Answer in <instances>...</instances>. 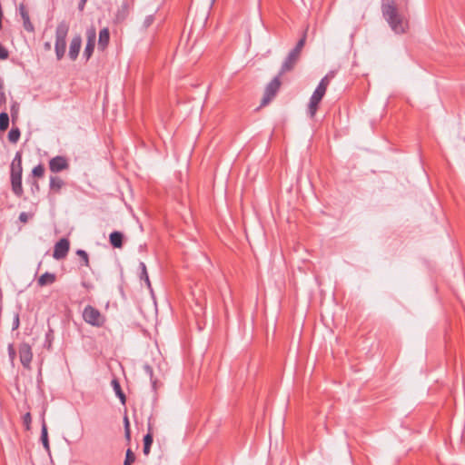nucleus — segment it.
<instances>
[{"instance_id":"nucleus-1","label":"nucleus","mask_w":465,"mask_h":465,"mask_svg":"<svg viewBox=\"0 0 465 465\" xmlns=\"http://www.w3.org/2000/svg\"><path fill=\"white\" fill-rule=\"evenodd\" d=\"M408 2L409 0H401L398 7L394 0H381L382 16L397 35L406 33L409 28Z\"/></svg>"},{"instance_id":"nucleus-2","label":"nucleus","mask_w":465,"mask_h":465,"mask_svg":"<svg viewBox=\"0 0 465 465\" xmlns=\"http://www.w3.org/2000/svg\"><path fill=\"white\" fill-rule=\"evenodd\" d=\"M22 154L20 152H17L10 165V179L12 191L17 197H22L24 194V190L22 186Z\"/></svg>"},{"instance_id":"nucleus-3","label":"nucleus","mask_w":465,"mask_h":465,"mask_svg":"<svg viewBox=\"0 0 465 465\" xmlns=\"http://www.w3.org/2000/svg\"><path fill=\"white\" fill-rule=\"evenodd\" d=\"M69 32V25L65 20L61 21L55 30L54 51L57 60H61L66 50V36Z\"/></svg>"},{"instance_id":"nucleus-4","label":"nucleus","mask_w":465,"mask_h":465,"mask_svg":"<svg viewBox=\"0 0 465 465\" xmlns=\"http://www.w3.org/2000/svg\"><path fill=\"white\" fill-rule=\"evenodd\" d=\"M306 41V35H304L296 44L294 48H292L285 60L283 61L281 69H280V74H284L287 72L292 71L300 56V54L302 52V49L303 48Z\"/></svg>"},{"instance_id":"nucleus-5","label":"nucleus","mask_w":465,"mask_h":465,"mask_svg":"<svg viewBox=\"0 0 465 465\" xmlns=\"http://www.w3.org/2000/svg\"><path fill=\"white\" fill-rule=\"evenodd\" d=\"M84 321L94 327H102L105 319L98 309L92 305H86L83 311Z\"/></svg>"},{"instance_id":"nucleus-6","label":"nucleus","mask_w":465,"mask_h":465,"mask_svg":"<svg viewBox=\"0 0 465 465\" xmlns=\"http://www.w3.org/2000/svg\"><path fill=\"white\" fill-rule=\"evenodd\" d=\"M280 72L278 74L266 85L264 89L263 97L261 102V106L267 105L277 94L280 90L282 82Z\"/></svg>"},{"instance_id":"nucleus-7","label":"nucleus","mask_w":465,"mask_h":465,"mask_svg":"<svg viewBox=\"0 0 465 465\" xmlns=\"http://www.w3.org/2000/svg\"><path fill=\"white\" fill-rule=\"evenodd\" d=\"M326 91L322 89V87H316L314 92L312 93L309 105H308V114L312 118L315 116L316 112L318 110L319 104L322 100L325 95Z\"/></svg>"},{"instance_id":"nucleus-8","label":"nucleus","mask_w":465,"mask_h":465,"mask_svg":"<svg viewBox=\"0 0 465 465\" xmlns=\"http://www.w3.org/2000/svg\"><path fill=\"white\" fill-rule=\"evenodd\" d=\"M70 164L65 156L56 155L49 160V170L54 173L68 170Z\"/></svg>"},{"instance_id":"nucleus-9","label":"nucleus","mask_w":465,"mask_h":465,"mask_svg":"<svg viewBox=\"0 0 465 465\" xmlns=\"http://www.w3.org/2000/svg\"><path fill=\"white\" fill-rule=\"evenodd\" d=\"M69 249V240L66 238H62L54 244L53 257L55 260H62L67 256Z\"/></svg>"},{"instance_id":"nucleus-10","label":"nucleus","mask_w":465,"mask_h":465,"mask_svg":"<svg viewBox=\"0 0 465 465\" xmlns=\"http://www.w3.org/2000/svg\"><path fill=\"white\" fill-rule=\"evenodd\" d=\"M95 38H96V32L94 28H91L87 30V43L85 45V48L84 50V57L86 60H89L92 56L94 46H95Z\"/></svg>"},{"instance_id":"nucleus-11","label":"nucleus","mask_w":465,"mask_h":465,"mask_svg":"<svg viewBox=\"0 0 465 465\" xmlns=\"http://www.w3.org/2000/svg\"><path fill=\"white\" fill-rule=\"evenodd\" d=\"M19 357L22 365L25 368L30 366L33 358L31 346L27 343H22L19 346Z\"/></svg>"},{"instance_id":"nucleus-12","label":"nucleus","mask_w":465,"mask_h":465,"mask_svg":"<svg viewBox=\"0 0 465 465\" xmlns=\"http://www.w3.org/2000/svg\"><path fill=\"white\" fill-rule=\"evenodd\" d=\"M82 45V37L80 35H75L71 40L69 46V57L72 61H75L79 55Z\"/></svg>"},{"instance_id":"nucleus-13","label":"nucleus","mask_w":465,"mask_h":465,"mask_svg":"<svg viewBox=\"0 0 465 465\" xmlns=\"http://www.w3.org/2000/svg\"><path fill=\"white\" fill-rule=\"evenodd\" d=\"M65 185L64 181L59 176H50L49 189L50 193L59 194L61 189Z\"/></svg>"},{"instance_id":"nucleus-14","label":"nucleus","mask_w":465,"mask_h":465,"mask_svg":"<svg viewBox=\"0 0 465 465\" xmlns=\"http://www.w3.org/2000/svg\"><path fill=\"white\" fill-rule=\"evenodd\" d=\"M19 14L23 19V25H24L25 30H26L27 32H30V33L34 32L35 27L30 21V16H29L28 11L26 10L25 6L23 4L20 5V6H19Z\"/></svg>"},{"instance_id":"nucleus-15","label":"nucleus","mask_w":465,"mask_h":465,"mask_svg":"<svg viewBox=\"0 0 465 465\" xmlns=\"http://www.w3.org/2000/svg\"><path fill=\"white\" fill-rule=\"evenodd\" d=\"M109 242L114 248L120 249L124 245V234L119 231H114L109 235Z\"/></svg>"},{"instance_id":"nucleus-16","label":"nucleus","mask_w":465,"mask_h":465,"mask_svg":"<svg viewBox=\"0 0 465 465\" xmlns=\"http://www.w3.org/2000/svg\"><path fill=\"white\" fill-rule=\"evenodd\" d=\"M109 41L110 32L107 27H104L99 32L98 48L102 51L104 50L107 47Z\"/></svg>"},{"instance_id":"nucleus-17","label":"nucleus","mask_w":465,"mask_h":465,"mask_svg":"<svg viewBox=\"0 0 465 465\" xmlns=\"http://www.w3.org/2000/svg\"><path fill=\"white\" fill-rule=\"evenodd\" d=\"M130 12V4L128 1H123L121 5L119 6L115 18L118 22H122L128 16Z\"/></svg>"},{"instance_id":"nucleus-18","label":"nucleus","mask_w":465,"mask_h":465,"mask_svg":"<svg viewBox=\"0 0 465 465\" xmlns=\"http://www.w3.org/2000/svg\"><path fill=\"white\" fill-rule=\"evenodd\" d=\"M40 440L42 441V444H43L44 449L45 450V451L47 453H50L51 450H50V443H49V439H48L47 425H46L45 420L44 418H43V420H42Z\"/></svg>"},{"instance_id":"nucleus-19","label":"nucleus","mask_w":465,"mask_h":465,"mask_svg":"<svg viewBox=\"0 0 465 465\" xmlns=\"http://www.w3.org/2000/svg\"><path fill=\"white\" fill-rule=\"evenodd\" d=\"M55 281H56L55 274L46 272L38 278L37 284L39 286L43 287L45 285L53 284Z\"/></svg>"},{"instance_id":"nucleus-20","label":"nucleus","mask_w":465,"mask_h":465,"mask_svg":"<svg viewBox=\"0 0 465 465\" xmlns=\"http://www.w3.org/2000/svg\"><path fill=\"white\" fill-rule=\"evenodd\" d=\"M111 385H112V387H113V389H114V391L115 392V395L120 400L121 403L123 405H124L125 402H126V396L124 393V391H122V388H121L119 381L116 378L113 379L112 381H111Z\"/></svg>"},{"instance_id":"nucleus-21","label":"nucleus","mask_w":465,"mask_h":465,"mask_svg":"<svg viewBox=\"0 0 465 465\" xmlns=\"http://www.w3.org/2000/svg\"><path fill=\"white\" fill-rule=\"evenodd\" d=\"M21 132L18 127H13L8 133V140L12 143H16L20 138Z\"/></svg>"},{"instance_id":"nucleus-22","label":"nucleus","mask_w":465,"mask_h":465,"mask_svg":"<svg viewBox=\"0 0 465 465\" xmlns=\"http://www.w3.org/2000/svg\"><path fill=\"white\" fill-rule=\"evenodd\" d=\"M54 339V331L51 328H49L48 331L45 332L44 347L46 348L47 350H51Z\"/></svg>"},{"instance_id":"nucleus-23","label":"nucleus","mask_w":465,"mask_h":465,"mask_svg":"<svg viewBox=\"0 0 465 465\" xmlns=\"http://www.w3.org/2000/svg\"><path fill=\"white\" fill-rule=\"evenodd\" d=\"M76 254L81 258V262H82L81 265L82 266H85V267H89L90 266L89 255H88V253L84 250L78 249L76 251Z\"/></svg>"},{"instance_id":"nucleus-24","label":"nucleus","mask_w":465,"mask_h":465,"mask_svg":"<svg viewBox=\"0 0 465 465\" xmlns=\"http://www.w3.org/2000/svg\"><path fill=\"white\" fill-rule=\"evenodd\" d=\"M143 445L152 446L153 441V434L152 425L148 423V432L143 436Z\"/></svg>"},{"instance_id":"nucleus-25","label":"nucleus","mask_w":465,"mask_h":465,"mask_svg":"<svg viewBox=\"0 0 465 465\" xmlns=\"http://www.w3.org/2000/svg\"><path fill=\"white\" fill-rule=\"evenodd\" d=\"M45 174V166L42 163L37 164L32 170V175L35 178H41Z\"/></svg>"},{"instance_id":"nucleus-26","label":"nucleus","mask_w":465,"mask_h":465,"mask_svg":"<svg viewBox=\"0 0 465 465\" xmlns=\"http://www.w3.org/2000/svg\"><path fill=\"white\" fill-rule=\"evenodd\" d=\"M143 370H144L145 373L150 377L153 389L155 391L156 390V382L157 381H156V380H153V368L149 364H145L143 366Z\"/></svg>"},{"instance_id":"nucleus-27","label":"nucleus","mask_w":465,"mask_h":465,"mask_svg":"<svg viewBox=\"0 0 465 465\" xmlns=\"http://www.w3.org/2000/svg\"><path fill=\"white\" fill-rule=\"evenodd\" d=\"M10 114H11V118H12V123H13V124H15L19 116V104H18L15 103L11 106Z\"/></svg>"},{"instance_id":"nucleus-28","label":"nucleus","mask_w":465,"mask_h":465,"mask_svg":"<svg viewBox=\"0 0 465 465\" xmlns=\"http://www.w3.org/2000/svg\"><path fill=\"white\" fill-rule=\"evenodd\" d=\"M135 460V455L131 449H127L124 465H132Z\"/></svg>"},{"instance_id":"nucleus-29","label":"nucleus","mask_w":465,"mask_h":465,"mask_svg":"<svg viewBox=\"0 0 465 465\" xmlns=\"http://www.w3.org/2000/svg\"><path fill=\"white\" fill-rule=\"evenodd\" d=\"M139 267L141 270L139 278L141 281H143L144 279H147L149 277L147 269H146V265L143 262H140Z\"/></svg>"},{"instance_id":"nucleus-30","label":"nucleus","mask_w":465,"mask_h":465,"mask_svg":"<svg viewBox=\"0 0 465 465\" xmlns=\"http://www.w3.org/2000/svg\"><path fill=\"white\" fill-rule=\"evenodd\" d=\"M9 115L5 112H2V132L9 127Z\"/></svg>"},{"instance_id":"nucleus-31","label":"nucleus","mask_w":465,"mask_h":465,"mask_svg":"<svg viewBox=\"0 0 465 465\" xmlns=\"http://www.w3.org/2000/svg\"><path fill=\"white\" fill-rule=\"evenodd\" d=\"M31 421H32L31 414H30V412H26V413L23 416V422H24V424H25V429H26V430H29V429H30Z\"/></svg>"},{"instance_id":"nucleus-32","label":"nucleus","mask_w":465,"mask_h":465,"mask_svg":"<svg viewBox=\"0 0 465 465\" xmlns=\"http://www.w3.org/2000/svg\"><path fill=\"white\" fill-rule=\"evenodd\" d=\"M330 79H329V76H324L323 78H322V80L320 81L319 84H318V87H322V89L323 90H327V87L328 85L330 84Z\"/></svg>"},{"instance_id":"nucleus-33","label":"nucleus","mask_w":465,"mask_h":465,"mask_svg":"<svg viewBox=\"0 0 465 465\" xmlns=\"http://www.w3.org/2000/svg\"><path fill=\"white\" fill-rule=\"evenodd\" d=\"M19 325H20L19 313L15 312L13 317L12 330L15 331V330L18 329Z\"/></svg>"},{"instance_id":"nucleus-34","label":"nucleus","mask_w":465,"mask_h":465,"mask_svg":"<svg viewBox=\"0 0 465 465\" xmlns=\"http://www.w3.org/2000/svg\"><path fill=\"white\" fill-rule=\"evenodd\" d=\"M153 19H154V18H153V15H147V16L145 17V19H144V25H145V27L150 26V25L153 24Z\"/></svg>"},{"instance_id":"nucleus-35","label":"nucleus","mask_w":465,"mask_h":465,"mask_svg":"<svg viewBox=\"0 0 465 465\" xmlns=\"http://www.w3.org/2000/svg\"><path fill=\"white\" fill-rule=\"evenodd\" d=\"M31 190L35 193V192H39L40 187L37 181L34 180L31 183Z\"/></svg>"},{"instance_id":"nucleus-36","label":"nucleus","mask_w":465,"mask_h":465,"mask_svg":"<svg viewBox=\"0 0 465 465\" xmlns=\"http://www.w3.org/2000/svg\"><path fill=\"white\" fill-rule=\"evenodd\" d=\"M29 219V214L25 212H22L20 214H19V220L22 222V223H27Z\"/></svg>"},{"instance_id":"nucleus-37","label":"nucleus","mask_w":465,"mask_h":465,"mask_svg":"<svg viewBox=\"0 0 465 465\" xmlns=\"http://www.w3.org/2000/svg\"><path fill=\"white\" fill-rule=\"evenodd\" d=\"M9 55V53H8V50L6 48H5L4 46H2V60H5L8 57Z\"/></svg>"},{"instance_id":"nucleus-38","label":"nucleus","mask_w":465,"mask_h":465,"mask_svg":"<svg viewBox=\"0 0 465 465\" xmlns=\"http://www.w3.org/2000/svg\"><path fill=\"white\" fill-rule=\"evenodd\" d=\"M124 430H126V428H130L129 419L126 414L124 417Z\"/></svg>"},{"instance_id":"nucleus-39","label":"nucleus","mask_w":465,"mask_h":465,"mask_svg":"<svg viewBox=\"0 0 465 465\" xmlns=\"http://www.w3.org/2000/svg\"><path fill=\"white\" fill-rule=\"evenodd\" d=\"M124 437L126 438V440L128 441H130V440H131V429L130 428H126V430H124Z\"/></svg>"},{"instance_id":"nucleus-40","label":"nucleus","mask_w":465,"mask_h":465,"mask_svg":"<svg viewBox=\"0 0 465 465\" xmlns=\"http://www.w3.org/2000/svg\"><path fill=\"white\" fill-rule=\"evenodd\" d=\"M87 1L80 0L78 3V9L83 11Z\"/></svg>"},{"instance_id":"nucleus-41","label":"nucleus","mask_w":465,"mask_h":465,"mask_svg":"<svg viewBox=\"0 0 465 465\" xmlns=\"http://www.w3.org/2000/svg\"><path fill=\"white\" fill-rule=\"evenodd\" d=\"M150 450H151V446L143 445V452L144 455L147 456L150 453Z\"/></svg>"},{"instance_id":"nucleus-42","label":"nucleus","mask_w":465,"mask_h":465,"mask_svg":"<svg viewBox=\"0 0 465 465\" xmlns=\"http://www.w3.org/2000/svg\"><path fill=\"white\" fill-rule=\"evenodd\" d=\"M147 288L152 292L153 291V288H152V284H151V282H150V279L149 277L147 279H144L143 280Z\"/></svg>"},{"instance_id":"nucleus-43","label":"nucleus","mask_w":465,"mask_h":465,"mask_svg":"<svg viewBox=\"0 0 465 465\" xmlns=\"http://www.w3.org/2000/svg\"><path fill=\"white\" fill-rule=\"evenodd\" d=\"M325 76H329L330 81L335 76L334 71H330Z\"/></svg>"},{"instance_id":"nucleus-44","label":"nucleus","mask_w":465,"mask_h":465,"mask_svg":"<svg viewBox=\"0 0 465 465\" xmlns=\"http://www.w3.org/2000/svg\"><path fill=\"white\" fill-rule=\"evenodd\" d=\"M9 352H10L11 357H13V355L15 354V352L11 345L9 346Z\"/></svg>"},{"instance_id":"nucleus-45","label":"nucleus","mask_w":465,"mask_h":465,"mask_svg":"<svg viewBox=\"0 0 465 465\" xmlns=\"http://www.w3.org/2000/svg\"><path fill=\"white\" fill-rule=\"evenodd\" d=\"M45 49H47V50H49V49L51 48V45H50V43H48V42H47V43H45Z\"/></svg>"},{"instance_id":"nucleus-46","label":"nucleus","mask_w":465,"mask_h":465,"mask_svg":"<svg viewBox=\"0 0 465 465\" xmlns=\"http://www.w3.org/2000/svg\"><path fill=\"white\" fill-rule=\"evenodd\" d=\"M1 96H2V102H3V101L5 102V94H4V93H3V92H2V94H1Z\"/></svg>"},{"instance_id":"nucleus-47","label":"nucleus","mask_w":465,"mask_h":465,"mask_svg":"<svg viewBox=\"0 0 465 465\" xmlns=\"http://www.w3.org/2000/svg\"><path fill=\"white\" fill-rule=\"evenodd\" d=\"M82 284H83L84 287L89 288V284H87L86 282H83Z\"/></svg>"}]
</instances>
